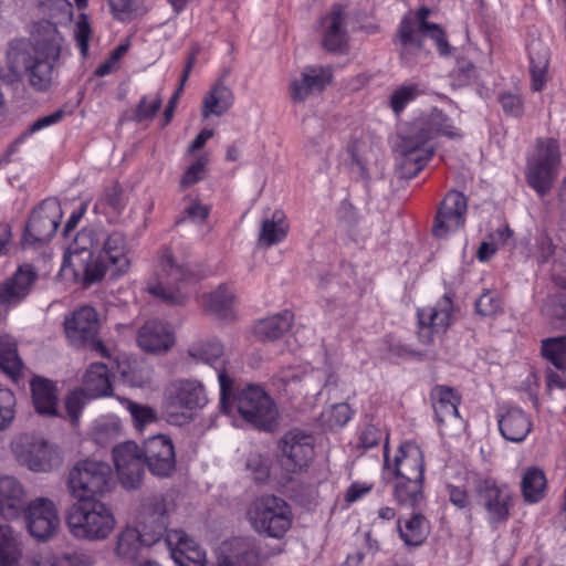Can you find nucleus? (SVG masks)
<instances>
[{
  "instance_id": "nucleus-1",
  "label": "nucleus",
  "mask_w": 566,
  "mask_h": 566,
  "mask_svg": "<svg viewBox=\"0 0 566 566\" xmlns=\"http://www.w3.org/2000/svg\"><path fill=\"white\" fill-rule=\"evenodd\" d=\"M40 27L44 32L35 35L33 41L15 40L10 43L7 62L12 73L25 74L34 90L44 92L53 82L63 38L55 25L49 22Z\"/></svg>"
},
{
  "instance_id": "nucleus-2",
  "label": "nucleus",
  "mask_w": 566,
  "mask_h": 566,
  "mask_svg": "<svg viewBox=\"0 0 566 566\" xmlns=\"http://www.w3.org/2000/svg\"><path fill=\"white\" fill-rule=\"evenodd\" d=\"M220 384V409L230 417L238 413L252 427L271 431L276 424L277 409L272 398L256 385H248L237 395H231L232 379L222 370L218 374Z\"/></svg>"
},
{
  "instance_id": "nucleus-3",
  "label": "nucleus",
  "mask_w": 566,
  "mask_h": 566,
  "mask_svg": "<svg viewBox=\"0 0 566 566\" xmlns=\"http://www.w3.org/2000/svg\"><path fill=\"white\" fill-rule=\"evenodd\" d=\"M200 279L198 266L165 249L159 256L157 271L149 277L146 289L149 294L168 305H182L187 296L181 286Z\"/></svg>"
},
{
  "instance_id": "nucleus-4",
  "label": "nucleus",
  "mask_w": 566,
  "mask_h": 566,
  "mask_svg": "<svg viewBox=\"0 0 566 566\" xmlns=\"http://www.w3.org/2000/svg\"><path fill=\"white\" fill-rule=\"evenodd\" d=\"M66 525L72 535L88 541H103L115 528L112 509L99 500L76 501L67 511Z\"/></svg>"
},
{
  "instance_id": "nucleus-5",
  "label": "nucleus",
  "mask_w": 566,
  "mask_h": 566,
  "mask_svg": "<svg viewBox=\"0 0 566 566\" xmlns=\"http://www.w3.org/2000/svg\"><path fill=\"white\" fill-rule=\"evenodd\" d=\"M102 228L82 229L67 249L65 262L72 268L75 280L84 287L103 279V264L96 259Z\"/></svg>"
},
{
  "instance_id": "nucleus-6",
  "label": "nucleus",
  "mask_w": 566,
  "mask_h": 566,
  "mask_svg": "<svg viewBox=\"0 0 566 566\" xmlns=\"http://www.w3.org/2000/svg\"><path fill=\"white\" fill-rule=\"evenodd\" d=\"M115 486L113 470L107 462L78 461L70 471L67 488L76 501H94L103 497Z\"/></svg>"
},
{
  "instance_id": "nucleus-7",
  "label": "nucleus",
  "mask_w": 566,
  "mask_h": 566,
  "mask_svg": "<svg viewBox=\"0 0 566 566\" xmlns=\"http://www.w3.org/2000/svg\"><path fill=\"white\" fill-rule=\"evenodd\" d=\"M247 518L256 533L281 539L292 526L293 513L283 499L263 495L250 504Z\"/></svg>"
},
{
  "instance_id": "nucleus-8",
  "label": "nucleus",
  "mask_w": 566,
  "mask_h": 566,
  "mask_svg": "<svg viewBox=\"0 0 566 566\" xmlns=\"http://www.w3.org/2000/svg\"><path fill=\"white\" fill-rule=\"evenodd\" d=\"M205 387L197 380L178 379L165 390V413L168 422L181 426L192 420L195 412L207 403Z\"/></svg>"
},
{
  "instance_id": "nucleus-9",
  "label": "nucleus",
  "mask_w": 566,
  "mask_h": 566,
  "mask_svg": "<svg viewBox=\"0 0 566 566\" xmlns=\"http://www.w3.org/2000/svg\"><path fill=\"white\" fill-rule=\"evenodd\" d=\"M67 342L78 350L109 354L99 337V316L92 306H82L65 315L63 321Z\"/></svg>"
},
{
  "instance_id": "nucleus-10",
  "label": "nucleus",
  "mask_w": 566,
  "mask_h": 566,
  "mask_svg": "<svg viewBox=\"0 0 566 566\" xmlns=\"http://www.w3.org/2000/svg\"><path fill=\"white\" fill-rule=\"evenodd\" d=\"M397 151L401 157L400 176L410 179L432 158L434 146L429 135L423 132V125L412 123L407 132L400 135Z\"/></svg>"
},
{
  "instance_id": "nucleus-11",
  "label": "nucleus",
  "mask_w": 566,
  "mask_h": 566,
  "mask_svg": "<svg viewBox=\"0 0 566 566\" xmlns=\"http://www.w3.org/2000/svg\"><path fill=\"white\" fill-rule=\"evenodd\" d=\"M559 146L553 138L538 139L535 153L528 158L526 178L539 195L551 190L559 166Z\"/></svg>"
},
{
  "instance_id": "nucleus-12",
  "label": "nucleus",
  "mask_w": 566,
  "mask_h": 566,
  "mask_svg": "<svg viewBox=\"0 0 566 566\" xmlns=\"http://www.w3.org/2000/svg\"><path fill=\"white\" fill-rule=\"evenodd\" d=\"M62 219L60 202L54 198L43 200L31 213L24 228L22 245L49 242Z\"/></svg>"
},
{
  "instance_id": "nucleus-13",
  "label": "nucleus",
  "mask_w": 566,
  "mask_h": 566,
  "mask_svg": "<svg viewBox=\"0 0 566 566\" xmlns=\"http://www.w3.org/2000/svg\"><path fill=\"white\" fill-rule=\"evenodd\" d=\"M474 490L488 513L490 524L497 525L509 520L513 495L506 484H499L493 478H480Z\"/></svg>"
},
{
  "instance_id": "nucleus-14",
  "label": "nucleus",
  "mask_w": 566,
  "mask_h": 566,
  "mask_svg": "<svg viewBox=\"0 0 566 566\" xmlns=\"http://www.w3.org/2000/svg\"><path fill=\"white\" fill-rule=\"evenodd\" d=\"M22 512L27 528L35 539L45 542L57 534L61 520L55 504L50 499L36 497L25 505Z\"/></svg>"
},
{
  "instance_id": "nucleus-15",
  "label": "nucleus",
  "mask_w": 566,
  "mask_h": 566,
  "mask_svg": "<svg viewBox=\"0 0 566 566\" xmlns=\"http://www.w3.org/2000/svg\"><path fill=\"white\" fill-rule=\"evenodd\" d=\"M113 459L123 488L138 489L145 475L144 450L135 442L126 441L114 447Z\"/></svg>"
},
{
  "instance_id": "nucleus-16",
  "label": "nucleus",
  "mask_w": 566,
  "mask_h": 566,
  "mask_svg": "<svg viewBox=\"0 0 566 566\" xmlns=\"http://www.w3.org/2000/svg\"><path fill=\"white\" fill-rule=\"evenodd\" d=\"M96 259L102 260L103 276L111 271L112 277L126 273L130 268L127 242L122 232H107L102 228Z\"/></svg>"
},
{
  "instance_id": "nucleus-17",
  "label": "nucleus",
  "mask_w": 566,
  "mask_h": 566,
  "mask_svg": "<svg viewBox=\"0 0 566 566\" xmlns=\"http://www.w3.org/2000/svg\"><path fill=\"white\" fill-rule=\"evenodd\" d=\"M467 199L463 193L452 190L440 203L432 233L436 238H446L449 233L458 231L463 227L467 212Z\"/></svg>"
},
{
  "instance_id": "nucleus-18",
  "label": "nucleus",
  "mask_w": 566,
  "mask_h": 566,
  "mask_svg": "<svg viewBox=\"0 0 566 566\" xmlns=\"http://www.w3.org/2000/svg\"><path fill=\"white\" fill-rule=\"evenodd\" d=\"M315 440L301 429L287 431L280 441L283 464L291 471L306 467L314 457Z\"/></svg>"
},
{
  "instance_id": "nucleus-19",
  "label": "nucleus",
  "mask_w": 566,
  "mask_h": 566,
  "mask_svg": "<svg viewBox=\"0 0 566 566\" xmlns=\"http://www.w3.org/2000/svg\"><path fill=\"white\" fill-rule=\"evenodd\" d=\"M144 455L149 472L158 478H168L176 469L172 441L166 436H154L144 444Z\"/></svg>"
},
{
  "instance_id": "nucleus-20",
  "label": "nucleus",
  "mask_w": 566,
  "mask_h": 566,
  "mask_svg": "<svg viewBox=\"0 0 566 566\" xmlns=\"http://www.w3.org/2000/svg\"><path fill=\"white\" fill-rule=\"evenodd\" d=\"M38 279L39 274L31 264L20 265L10 277L0 283V302L3 307L8 311L24 301Z\"/></svg>"
},
{
  "instance_id": "nucleus-21",
  "label": "nucleus",
  "mask_w": 566,
  "mask_h": 566,
  "mask_svg": "<svg viewBox=\"0 0 566 566\" xmlns=\"http://www.w3.org/2000/svg\"><path fill=\"white\" fill-rule=\"evenodd\" d=\"M385 469L391 470L387 447L385 448ZM424 459L421 449L412 443H403L395 457L392 473L395 479L420 480L423 481Z\"/></svg>"
},
{
  "instance_id": "nucleus-22",
  "label": "nucleus",
  "mask_w": 566,
  "mask_h": 566,
  "mask_svg": "<svg viewBox=\"0 0 566 566\" xmlns=\"http://www.w3.org/2000/svg\"><path fill=\"white\" fill-rule=\"evenodd\" d=\"M424 32L409 20H401L395 39L400 59L407 63H417L427 57L429 51L424 46Z\"/></svg>"
},
{
  "instance_id": "nucleus-23",
  "label": "nucleus",
  "mask_w": 566,
  "mask_h": 566,
  "mask_svg": "<svg viewBox=\"0 0 566 566\" xmlns=\"http://www.w3.org/2000/svg\"><path fill=\"white\" fill-rule=\"evenodd\" d=\"M163 535V525L156 530H147L146 525L142 526V530L126 527L118 534L116 552L123 559L134 560L142 546L156 544Z\"/></svg>"
},
{
  "instance_id": "nucleus-24",
  "label": "nucleus",
  "mask_w": 566,
  "mask_h": 566,
  "mask_svg": "<svg viewBox=\"0 0 566 566\" xmlns=\"http://www.w3.org/2000/svg\"><path fill=\"white\" fill-rule=\"evenodd\" d=\"M166 544L179 566H205L206 553L182 530L167 532Z\"/></svg>"
},
{
  "instance_id": "nucleus-25",
  "label": "nucleus",
  "mask_w": 566,
  "mask_h": 566,
  "mask_svg": "<svg viewBox=\"0 0 566 566\" xmlns=\"http://www.w3.org/2000/svg\"><path fill=\"white\" fill-rule=\"evenodd\" d=\"M332 78L329 69L323 66H306L300 77L290 84V96L293 102H304L308 96L321 93Z\"/></svg>"
},
{
  "instance_id": "nucleus-26",
  "label": "nucleus",
  "mask_w": 566,
  "mask_h": 566,
  "mask_svg": "<svg viewBox=\"0 0 566 566\" xmlns=\"http://www.w3.org/2000/svg\"><path fill=\"white\" fill-rule=\"evenodd\" d=\"M30 391L32 406L38 415L59 416L60 390L55 381L34 375L30 380Z\"/></svg>"
},
{
  "instance_id": "nucleus-27",
  "label": "nucleus",
  "mask_w": 566,
  "mask_h": 566,
  "mask_svg": "<svg viewBox=\"0 0 566 566\" xmlns=\"http://www.w3.org/2000/svg\"><path fill=\"white\" fill-rule=\"evenodd\" d=\"M27 503V491L21 482L11 475L0 476V516L18 517Z\"/></svg>"
},
{
  "instance_id": "nucleus-28",
  "label": "nucleus",
  "mask_w": 566,
  "mask_h": 566,
  "mask_svg": "<svg viewBox=\"0 0 566 566\" xmlns=\"http://www.w3.org/2000/svg\"><path fill=\"white\" fill-rule=\"evenodd\" d=\"M323 45L331 52H343L347 45L346 15L340 4H334L323 19Z\"/></svg>"
},
{
  "instance_id": "nucleus-29",
  "label": "nucleus",
  "mask_w": 566,
  "mask_h": 566,
  "mask_svg": "<svg viewBox=\"0 0 566 566\" xmlns=\"http://www.w3.org/2000/svg\"><path fill=\"white\" fill-rule=\"evenodd\" d=\"M137 343L145 352H168L175 343V337L165 323L151 319L139 328Z\"/></svg>"
},
{
  "instance_id": "nucleus-30",
  "label": "nucleus",
  "mask_w": 566,
  "mask_h": 566,
  "mask_svg": "<svg viewBox=\"0 0 566 566\" xmlns=\"http://www.w3.org/2000/svg\"><path fill=\"white\" fill-rule=\"evenodd\" d=\"M499 429L504 439L522 442L532 430V420L521 408H509L499 416Z\"/></svg>"
},
{
  "instance_id": "nucleus-31",
  "label": "nucleus",
  "mask_w": 566,
  "mask_h": 566,
  "mask_svg": "<svg viewBox=\"0 0 566 566\" xmlns=\"http://www.w3.org/2000/svg\"><path fill=\"white\" fill-rule=\"evenodd\" d=\"M293 321L294 315L290 311H284L256 321L252 334L259 342H274L290 331Z\"/></svg>"
},
{
  "instance_id": "nucleus-32",
  "label": "nucleus",
  "mask_w": 566,
  "mask_h": 566,
  "mask_svg": "<svg viewBox=\"0 0 566 566\" xmlns=\"http://www.w3.org/2000/svg\"><path fill=\"white\" fill-rule=\"evenodd\" d=\"M22 462L35 472H48L61 462L59 451L44 440H35L22 457Z\"/></svg>"
},
{
  "instance_id": "nucleus-33",
  "label": "nucleus",
  "mask_w": 566,
  "mask_h": 566,
  "mask_svg": "<svg viewBox=\"0 0 566 566\" xmlns=\"http://www.w3.org/2000/svg\"><path fill=\"white\" fill-rule=\"evenodd\" d=\"M432 407L436 419L439 423H458L460 398L453 392V389L446 386H436L431 391Z\"/></svg>"
},
{
  "instance_id": "nucleus-34",
  "label": "nucleus",
  "mask_w": 566,
  "mask_h": 566,
  "mask_svg": "<svg viewBox=\"0 0 566 566\" xmlns=\"http://www.w3.org/2000/svg\"><path fill=\"white\" fill-rule=\"evenodd\" d=\"M235 294L228 284H220L205 295V306L217 318L231 322L237 318L234 312Z\"/></svg>"
},
{
  "instance_id": "nucleus-35",
  "label": "nucleus",
  "mask_w": 566,
  "mask_h": 566,
  "mask_svg": "<svg viewBox=\"0 0 566 566\" xmlns=\"http://www.w3.org/2000/svg\"><path fill=\"white\" fill-rule=\"evenodd\" d=\"M170 511V504L163 494H154L146 497L140 506L142 526L147 530H156L163 525L164 534L167 532V514Z\"/></svg>"
},
{
  "instance_id": "nucleus-36",
  "label": "nucleus",
  "mask_w": 566,
  "mask_h": 566,
  "mask_svg": "<svg viewBox=\"0 0 566 566\" xmlns=\"http://www.w3.org/2000/svg\"><path fill=\"white\" fill-rule=\"evenodd\" d=\"M82 389L90 397L97 398L109 395L112 386L106 365L102 363L91 364L82 378Z\"/></svg>"
},
{
  "instance_id": "nucleus-37",
  "label": "nucleus",
  "mask_w": 566,
  "mask_h": 566,
  "mask_svg": "<svg viewBox=\"0 0 566 566\" xmlns=\"http://www.w3.org/2000/svg\"><path fill=\"white\" fill-rule=\"evenodd\" d=\"M117 367L123 378L134 387H143L150 381V369L142 356H118Z\"/></svg>"
},
{
  "instance_id": "nucleus-38",
  "label": "nucleus",
  "mask_w": 566,
  "mask_h": 566,
  "mask_svg": "<svg viewBox=\"0 0 566 566\" xmlns=\"http://www.w3.org/2000/svg\"><path fill=\"white\" fill-rule=\"evenodd\" d=\"M289 224L283 211L275 210L271 218H265L261 222L259 233V245L270 248L283 241L287 234Z\"/></svg>"
},
{
  "instance_id": "nucleus-39",
  "label": "nucleus",
  "mask_w": 566,
  "mask_h": 566,
  "mask_svg": "<svg viewBox=\"0 0 566 566\" xmlns=\"http://www.w3.org/2000/svg\"><path fill=\"white\" fill-rule=\"evenodd\" d=\"M549 62V50L539 41L530 45V72L532 76V90L539 92L546 82V71Z\"/></svg>"
},
{
  "instance_id": "nucleus-40",
  "label": "nucleus",
  "mask_w": 566,
  "mask_h": 566,
  "mask_svg": "<svg viewBox=\"0 0 566 566\" xmlns=\"http://www.w3.org/2000/svg\"><path fill=\"white\" fill-rule=\"evenodd\" d=\"M413 123L423 125V132L429 135L431 140L437 135H443L451 139L461 138L462 136L460 130L452 126L450 118L437 108Z\"/></svg>"
},
{
  "instance_id": "nucleus-41",
  "label": "nucleus",
  "mask_w": 566,
  "mask_h": 566,
  "mask_svg": "<svg viewBox=\"0 0 566 566\" xmlns=\"http://www.w3.org/2000/svg\"><path fill=\"white\" fill-rule=\"evenodd\" d=\"M232 104V91L222 82H218L203 98L202 116L203 118H208L210 115L221 116Z\"/></svg>"
},
{
  "instance_id": "nucleus-42",
  "label": "nucleus",
  "mask_w": 566,
  "mask_h": 566,
  "mask_svg": "<svg viewBox=\"0 0 566 566\" xmlns=\"http://www.w3.org/2000/svg\"><path fill=\"white\" fill-rule=\"evenodd\" d=\"M451 311V298L444 295L437 307L420 308L418 311V321L431 324L434 327L436 334H441L450 325Z\"/></svg>"
},
{
  "instance_id": "nucleus-43",
  "label": "nucleus",
  "mask_w": 566,
  "mask_h": 566,
  "mask_svg": "<svg viewBox=\"0 0 566 566\" xmlns=\"http://www.w3.org/2000/svg\"><path fill=\"white\" fill-rule=\"evenodd\" d=\"M392 488L394 497L402 506L416 509L423 501V481L395 479Z\"/></svg>"
},
{
  "instance_id": "nucleus-44",
  "label": "nucleus",
  "mask_w": 566,
  "mask_h": 566,
  "mask_svg": "<svg viewBox=\"0 0 566 566\" xmlns=\"http://www.w3.org/2000/svg\"><path fill=\"white\" fill-rule=\"evenodd\" d=\"M398 531L400 537L408 546L421 545L429 534L428 522L420 513H413L408 520H406L403 526L399 520Z\"/></svg>"
},
{
  "instance_id": "nucleus-45",
  "label": "nucleus",
  "mask_w": 566,
  "mask_h": 566,
  "mask_svg": "<svg viewBox=\"0 0 566 566\" xmlns=\"http://www.w3.org/2000/svg\"><path fill=\"white\" fill-rule=\"evenodd\" d=\"M21 543L10 525H0V566H18Z\"/></svg>"
},
{
  "instance_id": "nucleus-46",
  "label": "nucleus",
  "mask_w": 566,
  "mask_h": 566,
  "mask_svg": "<svg viewBox=\"0 0 566 566\" xmlns=\"http://www.w3.org/2000/svg\"><path fill=\"white\" fill-rule=\"evenodd\" d=\"M522 494L527 503H537L545 496L546 478L542 470L528 468L521 482Z\"/></svg>"
},
{
  "instance_id": "nucleus-47",
  "label": "nucleus",
  "mask_w": 566,
  "mask_h": 566,
  "mask_svg": "<svg viewBox=\"0 0 566 566\" xmlns=\"http://www.w3.org/2000/svg\"><path fill=\"white\" fill-rule=\"evenodd\" d=\"M238 350L234 340L231 337L222 339L211 335L198 340L188 354H226Z\"/></svg>"
},
{
  "instance_id": "nucleus-48",
  "label": "nucleus",
  "mask_w": 566,
  "mask_h": 566,
  "mask_svg": "<svg viewBox=\"0 0 566 566\" xmlns=\"http://www.w3.org/2000/svg\"><path fill=\"white\" fill-rule=\"evenodd\" d=\"M163 97L159 92L144 95L137 104L133 119L137 123L151 120L160 109Z\"/></svg>"
},
{
  "instance_id": "nucleus-49",
  "label": "nucleus",
  "mask_w": 566,
  "mask_h": 566,
  "mask_svg": "<svg viewBox=\"0 0 566 566\" xmlns=\"http://www.w3.org/2000/svg\"><path fill=\"white\" fill-rule=\"evenodd\" d=\"M92 398L93 397H90L82 388L74 389L66 395L64 403L67 417L72 424H76L78 422L82 410Z\"/></svg>"
},
{
  "instance_id": "nucleus-50",
  "label": "nucleus",
  "mask_w": 566,
  "mask_h": 566,
  "mask_svg": "<svg viewBox=\"0 0 566 566\" xmlns=\"http://www.w3.org/2000/svg\"><path fill=\"white\" fill-rule=\"evenodd\" d=\"M120 430L119 421L101 420L94 424L92 436L96 443L106 446L118 438Z\"/></svg>"
},
{
  "instance_id": "nucleus-51",
  "label": "nucleus",
  "mask_w": 566,
  "mask_h": 566,
  "mask_svg": "<svg viewBox=\"0 0 566 566\" xmlns=\"http://www.w3.org/2000/svg\"><path fill=\"white\" fill-rule=\"evenodd\" d=\"M353 411L347 403H335L322 413L323 422L332 430L344 427L352 418Z\"/></svg>"
},
{
  "instance_id": "nucleus-52",
  "label": "nucleus",
  "mask_w": 566,
  "mask_h": 566,
  "mask_svg": "<svg viewBox=\"0 0 566 566\" xmlns=\"http://www.w3.org/2000/svg\"><path fill=\"white\" fill-rule=\"evenodd\" d=\"M123 403L129 411L134 424L138 430H142L148 423L157 421V413L154 408L134 402L129 399H125Z\"/></svg>"
},
{
  "instance_id": "nucleus-53",
  "label": "nucleus",
  "mask_w": 566,
  "mask_h": 566,
  "mask_svg": "<svg viewBox=\"0 0 566 566\" xmlns=\"http://www.w3.org/2000/svg\"><path fill=\"white\" fill-rule=\"evenodd\" d=\"M15 416V396L8 389L0 387V431L12 423Z\"/></svg>"
},
{
  "instance_id": "nucleus-54",
  "label": "nucleus",
  "mask_w": 566,
  "mask_h": 566,
  "mask_svg": "<svg viewBox=\"0 0 566 566\" xmlns=\"http://www.w3.org/2000/svg\"><path fill=\"white\" fill-rule=\"evenodd\" d=\"M422 91L418 84L403 85L396 90L390 97V105L396 114L401 112L408 102L416 98Z\"/></svg>"
},
{
  "instance_id": "nucleus-55",
  "label": "nucleus",
  "mask_w": 566,
  "mask_h": 566,
  "mask_svg": "<svg viewBox=\"0 0 566 566\" xmlns=\"http://www.w3.org/2000/svg\"><path fill=\"white\" fill-rule=\"evenodd\" d=\"M25 365L20 356H0V371L13 382L18 384L23 378Z\"/></svg>"
},
{
  "instance_id": "nucleus-56",
  "label": "nucleus",
  "mask_w": 566,
  "mask_h": 566,
  "mask_svg": "<svg viewBox=\"0 0 566 566\" xmlns=\"http://www.w3.org/2000/svg\"><path fill=\"white\" fill-rule=\"evenodd\" d=\"M500 300L492 292H484L475 301L476 313L482 316H492L500 311Z\"/></svg>"
},
{
  "instance_id": "nucleus-57",
  "label": "nucleus",
  "mask_w": 566,
  "mask_h": 566,
  "mask_svg": "<svg viewBox=\"0 0 566 566\" xmlns=\"http://www.w3.org/2000/svg\"><path fill=\"white\" fill-rule=\"evenodd\" d=\"M208 159L205 156H200L196 163H193L184 174L180 186L184 188L190 187L201 180L202 172L205 170Z\"/></svg>"
},
{
  "instance_id": "nucleus-58",
  "label": "nucleus",
  "mask_w": 566,
  "mask_h": 566,
  "mask_svg": "<svg viewBox=\"0 0 566 566\" xmlns=\"http://www.w3.org/2000/svg\"><path fill=\"white\" fill-rule=\"evenodd\" d=\"M424 38L428 36L434 41L437 49L439 50L441 55H449L451 52V46L446 38L444 31L442 28L433 23L428 27V29L423 30Z\"/></svg>"
},
{
  "instance_id": "nucleus-59",
  "label": "nucleus",
  "mask_w": 566,
  "mask_h": 566,
  "mask_svg": "<svg viewBox=\"0 0 566 566\" xmlns=\"http://www.w3.org/2000/svg\"><path fill=\"white\" fill-rule=\"evenodd\" d=\"M64 115L65 113L63 109H57L50 115L39 118L29 126V128L24 132V136H30L45 127L59 123L64 117Z\"/></svg>"
},
{
  "instance_id": "nucleus-60",
  "label": "nucleus",
  "mask_w": 566,
  "mask_h": 566,
  "mask_svg": "<svg viewBox=\"0 0 566 566\" xmlns=\"http://www.w3.org/2000/svg\"><path fill=\"white\" fill-rule=\"evenodd\" d=\"M90 36H91L90 24H88L87 20L84 17H82L76 22L75 39H76V42L81 50V54L83 56H86V54H87Z\"/></svg>"
},
{
  "instance_id": "nucleus-61",
  "label": "nucleus",
  "mask_w": 566,
  "mask_h": 566,
  "mask_svg": "<svg viewBox=\"0 0 566 566\" xmlns=\"http://www.w3.org/2000/svg\"><path fill=\"white\" fill-rule=\"evenodd\" d=\"M541 354H566V335L543 339Z\"/></svg>"
},
{
  "instance_id": "nucleus-62",
  "label": "nucleus",
  "mask_w": 566,
  "mask_h": 566,
  "mask_svg": "<svg viewBox=\"0 0 566 566\" xmlns=\"http://www.w3.org/2000/svg\"><path fill=\"white\" fill-rule=\"evenodd\" d=\"M500 102L506 114L515 117L522 115V101L517 95L505 93L501 96Z\"/></svg>"
},
{
  "instance_id": "nucleus-63",
  "label": "nucleus",
  "mask_w": 566,
  "mask_h": 566,
  "mask_svg": "<svg viewBox=\"0 0 566 566\" xmlns=\"http://www.w3.org/2000/svg\"><path fill=\"white\" fill-rule=\"evenodd\" d=\"M112 11L116 17L130 14L138 11L137 0H108Z\"/></svg>"
},
{
  "instance_id": "nucleus-64",
  "label": "nucleus",
  "mask_w": 566,
  "mask_h": 566,
  "mask_svg": "<svg viewBox=\"0 0 566 566\" xmlns=\"http://www.w3.org/2000/svg\"><path fill=\"white\" fill-rule=\"evenodd\" d=\"M105 201L115 212H120L125 207L123 191L118 187H113L105 192Z\"/></svg>"
}]
</instances>
